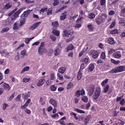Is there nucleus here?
Returning <instances> with one entry per match:
<instances>
[{"label":"nucleus","mask_w":125,"mask_h":125,"mask_svg":"<svg viewBox=\"0 0 125 125\" xmlns=\"http://www.w3.org/2000/svg\"><path fill=\"white\" fill-rule=\"evenodd\" d=\"M125 69V67L123 66L116 67L115 68H114L110 71V73H115L122 72L124 71Z\"/></svg>","instance_id":"f257e3e1"},{"label":"nucleus","mask_w":125,"mask_h":125,"mask_svg":"<svg viewBox=\"0 0 125 125\" xmlns=\"http://www.w3.org/2000/svg\"><path fill=\"white\" fill-rule=\"evenodd\" d=\"M89 55H92V57L94 58H97L99 54L97 52L93 49L90 51L89 52Z\"/></svg>","instance_id":"f03ea898"},{"label":"nucleus","mask_w":125,"mask_h":125,"mask_svg":"<svg viewBox=\"0 0 125 125\" xmlns=\"http://www.w3.org/2000/svg\"><path fill=\"white\" fill-rule=\"evenodd\" d=\"M22 10V9L21 8L15 12V13L12 15L11 18V20H14L19 14L21 12Z\"/></svg>","instance_id":"7ed1b4c3"},{"label":"nucleus","mask_w":125,"mask_h":125,"mask_svg":"<svg viewBox=\"0 0 125 125\" xmlns=\"http://www.w3.org/2000/svg\"><path fill=\"white\" fill-rule=\"evenodd\" d=\"M83 18L82 17L80 18L76 21L77 23L75 25V27L76 28H79L82 26V22L81 21L82 18Z\"/></svg>","instance_id":"20e7f679"},{"label":"nucleus","mask_w":125,"mask_h":125,"mask_svg":"<svg viewBox=\"0 0 125 125\" xmlns=\"http://www.w3.org/2000/svg\"><path fill=\"white\" fill-rule=\"evenodd\" d=\"M49 103L54 107H57V102L56 100L54 99L53 98L51 99L49 101Z\"/></svg>","instance_id":"39448f33"},{"label":"nucleus","mask_w":125,"mask_h":125,"mask_svg":"<svg viewBox=\"0 0 125 125\" xmlns=\"http://www.w3.org/2000/svg\"><path fill=\"white\" fill-rule=\"evenodd\" d=\"M105 19L102 18L101 16H97L96 18V21L97 24L98 25L100 24L101 22H104Z\"/></svg>","instance_id":"423d86ee"},{"label":"nucleus","mask_w":125,"mask_h":125,"mask_svg":"<svg viewBox=\"0 0 125 125\" xmlns=\"http://www.w3.org/2000/svg\"><path fill=\"white\" fill-rule=\"evenodd\" d=\"M94 87L93 85H92L89 87L88 90V95L90 96H91L93 94V92L94 91Z\"/></svg>","instance_id":"0eeeda50"},{"label":"nucleus","mask_w":125,"mask_h":125,"mask_svg":"<svg viewBox=\"0 0 125 125\" xmlns=\"http://www.w3.org/2000/svg\"><path fill=\"white\" fill-rule=\"evenodd\" d=\"M32 11V10H29L24 11L21 16V18H23L24 17L26 18L28 16L29 14Z\"/></svg>","instance_id":"6e6552de"},{"label":"nucleus","mask_w":125,"mask_h":125,"mask_svg":"<svg viewBox=\"0 0 125 125\" xmlns=\"http://www.w3.org/2000/svg\"><path fill=\"white\" fill-rule=\"evenodd\" d=\"M113 56L115 58L117 59L120 58L121 56L120 52H116L114 53Z\"/></svg>","instance_id":"1a4fd4ad"},{"label":"nucleus","mask_w":125,"mask_h":125,"mask_svg":"<svg viewBox=\"0 0 125 125\" xmlns=\"http://www.w3.org/2000/svg\"><path fill=\"white\" fill-rule=\"evenodd\" d=\"M40 23L41 22H40L34 23L33 25L31 26L30 29L31 30L35 29Z\"/></svg>","instance_id":"9d476101"},{"label":"nucleus","mask_w":125,"mask_h":125,"mask_svg":"<svg viewBox=\"0 0 125 125\" xmlns=\"http://www.w3.org/2000/svg\"><path fill=\"white\" fill-rule=\"evenodd\" d=\"M63 33V35L64 36H68L69 35H72L73 34V32H70V30L64 31Z\"/></svg>","instance_id":"9b49d317"},{"label":"nucleus","mask_w":125,"mask_h":125,"mask_svg":"<svg viewBox=\"0 0 125 125\" xmlns=\"http://www.w3.org/2000/svg\"><path fill=\"white\" fill-rule=\"evenodd\" d=\"M45 82V80L44 79H42L40 80L38 83L37 84V85L39 86H42Z\"/></svg>","instance_id":"f8f14e48"},{"label":"nucleus","mask_w":125,"mask_h":125,"mask_svg":"<svg viewBox=\"0 0 125 125\" xmlns=\"http://www.w3.org/2000/svg\"><path fill=\"white\" fill-rule=\"evenodd\" d=\"M108 42L110 44H114L115 43L114 39L112 37L108 39Z\"/></svg>","instance_id":"ddd939ff"},{"label":"nucleus","mask_w":125,"mask_h":125,"mask_svg":"<svg viewBox=\"0 0 125 125\" xmlns=\"http://www.w3.org/2000/svg\"><path fill=\"white\" fill-rule=\"evenodd\" d=\"M3 88L8 91H9L10 89V87L9 85L5 83L3 84Z\"/></svg>","instance_id":"4468645a"},{"label":"nucleus","mask_w":125,"mask_h":125,"mask_svg":"<svg viewBox=\"0 0 125 125\" xmlns=\"http://www.w3.org/2000/svg\"><path fill=\"white\" fill-rule=\"evenodd\" d=\"M94 66L93 64H90L89 66L88 71L90 72L94 70Z\"/></svg>","instance_id":"2eb2a0df"},{"label":"nucleus","mask_w":125,"mask_h":125,"mask_svg":"<svg viewBox=\"0 0 125 125\" xmlns=\"http://www.w3.org/2000/svg\"><path fill=\"white\" fill-rule=\"evenodd\" d=\"M74 48V46L72 44H71L69 45L67 48V52L69 50H72Z\"/></svg>","instance_id":"dca6fc26"},{"label":"nucleus","mask_w":125,"mask_h":125,"mask_svg":"<svg viewBox=\"0 0 125 125\" xmlns=\"http://www.w3.org/2000/svg\"><path fill=\"white\" fill-rule=\"evenodd\" d=\"M65 70V68L64 67H61L58 70V72L60 73L63 74Z\"/></svg>","instance_id":"f3484780"},{"label":"nucleus","mask_w":125,"mask_h":125,"mask_svg":"<svg viewBox=\"0 0 125 125\" xmlns=\"http://www.w3.org/2000/svg\"><path fill=\"white\" fill-rule=\"evenodd\" d=\"M60 50L58 48H57L54 51V55L57 56L59 55L60 53Z\"/></svg>","instance_id":"a211bd4d"},{"label":"nucleus","mask_w":125,"mask_h":125,"mask_svg":"<svg viewBox=\"0 0 125 125\" xmlns=\"http://www.w3.org/2000/svg\"><path fill=\"white\" fill-rule=\"evenodd\" d=\"M109 86L108 85L106 84L104 88L103 92L104 93L107 92L108 90Z\"/></svg>","instance_id":"6ab92c4d"},{"label":"nucleus","mask_w":125,"mask_h":125,"mask_svg":"<svg viewBox=\"0 0 125 125\" xmlns=\"http://www.w3.org/2000/svg\"><path fill=\"white\" fill-rule=\"evenodd\" d=\"M58 23L57 21H54L52 23V26L54 28H56L58 26Z\"/></svg>","instance_id":"aec40b11"},{"label":"nucleus","mask_w":125,"mask_h":125,"mask_svg":"<svg viewBox=\"0 0 125 125\" xmlns=\"http://www.w3.org/2000/svg\"><path fill=\"white\" fill-rule=\"evenodd\" d=\"M66 12H64V13H62L60 16L61 20H64L66 18Z\"/></svg>","instance_id":"412c9836"},{"label":"nucleus","mask_w":125,"mask_h":125,"mask_svg":"<svg viewBox=\"0 0 125 125\" xmlns=\"http://www.w3.org/2000/svg\"><path fill=\"white\" fill-rule=\"evenodd\" d=\"M74 86L73 84L72 83H70L67 84V89H70L73 88Z\"/></svg>","instance_id":"4be33fe9"},{"label":"nucleus","mask_w":125,"mask_h":125,"mask_svg":"<svg viewBox=\"0 0 125 125\" xmlns=\"http://www.w3.org/2000/svg\"><path fill=\"white\" fill-rule=\"evenodd\" d=\"M22 18V19H21L20 21V25H19V27H20L21 26L23 25L25 23V18L24 17H23V18Z\"/></svg>","instance_id":"5701e85b"},{"label":"nucleus","mask_w":125,"mask_h":125,"mask_svg":"<svg viewBox=\"0 0 125 125\" xmlns=\"http://www.w3.org/2000/svg\"><path fill=\"white\" fill-rule=\"evenodd\" d=\"M108 79H106L104 80L101 83L102 86L103 87L108 82Z\"/></svg>","instance_id":"b1692460"},{"label":"nucleus","mask_w":125,"mask_h":125,"mask_svg":"<svg viewBox=\"0 0 125 125\" xmlns=\"http://www.w3.org/2000/svg\"><path fill=\"white\" fill-rule=\"evenodd\" d=\"M111 61L113 63L115 64H119L120 63V61H119L117 60L116 61H115L114 59H111Z\"/></svg>","instance_id":"393cba45"},{"label":"nucleus","mask_w":125,"mask_h":125,"mask_svg":"<svg viewBox=\"0 0 125 125\" xmlns=\"http://www.w3.org/2000/svg\"><path fill=\"white\" fill-rule=\"evenodd\" d=\"M52 33L53 34L57 36H58L59 34V32L58 31L55 29L53 30Z\"/></svg>","instance_id":"a878e982"},{"label":"nucleus","mask_w":125,"mask_h":125,"mask_svg":"<svg viewBox=\"0 0 125 125\" xmlns=\"http://www.w3.org/2000/svg\"><path fill=\"white\" fill-rule=\"evenodd\" d=\"M74 110L75 111H77L78 113L80 114H84L85 112L83 110L77 108H75Z\"/></svg>","instance_id":"bb28decb"},{"label":"nucleus","mask_w":125,"mask_h":125,"mask_svg":"<svg viewBox=\"0 0 125 125\" xmlns=\"http://www.w3.org/2000/svg\"><path fill=\"white\" fill-rule=\"evenodd\" d=\"M110 33L111 34H118L119 33V32L117 29H115L114 30L111 31Z\"/></svg>","instance_id":"cd10ccee"},{"label":"nucleus","mask_w":125,"mask_h":125,"mask_svg":"<svg viewBox=\"0 0 125 125\" xmlns=\"http://www.w3.org/2000/svg\"><path fill=\"white\" fill-rule=\"evenodd\" d=\"M82 75L81 73V71L79 70L77 76V80H80L82 78Z\"/></svg>","instance_id":"c85d7f7f"},{"label":"nucleus","mask_w":125,"mask_h":125,"mask_svg":"<svg viewBox=\"0 0 125 125\" xmlns=\"http://www.w3.org/2000/svg\"><path fill=\"white\" fill-rule=\"evenodd\" d=\"M95 15L93 13H89L88 15V18L91 19H93L95 18Z\"/></svg>","instance_id":"c756f323"},{"label":"nucleus","mask_w":125,"mask_h":125,"mask_svg":"<svg viewBox=\"0 0 125 125\" xmlns=\"http://www.w3.org/2000/svg\"><path fill=\"white\" fill-rule=\"evenodd\" d=\"M21 54L22 56V57H24L25 56L27 55L26 54V51L25 50L22 51L21 52Z\"/></svg>","instance_id":"7c9ffc66"},{"label":"nucleus","mask_w":125,"mask_h":125,"mask_svg":"<svg viewBox=\"0 0 125 125\" xmlns=\"http://www.w3.org/2000/svg\"><path fill=\"white\" fill-rule=\"evenodd\" d=\"M34 38V37H33L31 38H25V43H26L28 44L29 43V42L30 41L33 39Z\"/></svg>","instance_id":"2f4dec72"},{"label":"nucleus","mask_w":125,"mask_h":125,"mask_svg":"<svg viewBox=\"0 0 125 125\" xmlns=\"http://www.w3.org/2000/svg\"><path fill=\"white\" fill-rule=\"evenodd\" d=\"M100 94H97L95 92L94 94V95L93 96V98L94 99H96L98 98L100 95Z\"/></svg>","instance_id":"473e14b6"},{"label":"nucleus","mask_w":125,"mask_h":125,"mask_svg":"<svg viewBox=\"0 0 125 125\" xmlns=\"http://www.w3.org/2000/svg\"><path fill=\"white\" fill-rule=\"evenodd\" d=\"M55 77V74L53 73H51L50 75V79L52 80H54Z\"/></svg>","instance_id":"72a5a7b5"},{"label":"nucleus","mask_w":125,"mask_h":125,"mask_svg":"<svg viewBox=\"0 0 125 125\" xmlns=\"http://www.w3.org/2000/svg\"><path fill=\"white\" fill-rule=\"evenodd\" d=\"M82 100L85 102H86L88 101V98L86 96H84L82 97Z\"/></svg>","instance_id":"f704fd0d"},{"label":"nucleus","mask_w":125,"mask_h":125,"mask_svg":"<svg viewBox=\"0 0 125 125\" xmlns=\"http://www.w3.org/2000/svg\"><path fill=\"white\" fill-rule=\"evenodd\" d=\"M29 69V67L28 66H27L25 67L21 71V73H22L28 70Z\"/></svg>","instance_id":"c9c22d12"},{"label":"nucleus","mask_w":125,"mask_h":125,"mask_svg":"<svg viewBox=\"0 0 125 125\" xmlns=\"http://www.w3.org/2000/svg\"><path fill=\"white\" fill-rule=\"evenodd\" d=\"M9 28L8 27H6L3 28L1 31V32L3 33L5 32H7L9 30Z\"/></svg>","instance_id":"e433bc0d"},{"label":"nucleus","mask_w":125,"mask_h":125,"mask_svg":"<svg viewBox=\"0 0 125 125\" xmlns=\"http://www.w3.org/2000/svg\"><path fill=\"white\" fill-rule=\"evenodd\" d=\"M87 27L90 31L93 30L94 29L93 26L92 24H90L87 26Z\"/></svg>","instance_id":"4c0bfd02"},{"label":"nucleus","mask_w":125,"mask_h":125,"mask_svg":"<svg viewBox=\"0 0 125 125\" xmlns=\"http://www.w3.org/2000/svg\"><path fill=\"white\" fill-rule=\"evenodd\" d=\"M56 89V87L54 85H52L51 86L50 90L52 91H55Z\"/></svg>","instance_id":"58836bf2"},{"label":"nucleus","mask_w":125,"mask_h":125,"mask_svg":"<svg viewBox=\"0 0 125 125\" xmlns=\"http://www.w3.org/2000/svg\"><path fill=\"white\" fill-rule=\"evenodd\" d=\"M57 76L58 78V79L60 80H62L63 79V76L62 75L60 74V73H57Z\"/></svg>","instance_id":"ea45409f"},{"label":"nucleus","mask_w":125,"mask_h":125,"mask_svg":"<svg viewBox=\"0 0 125 125\" xmlns=\"http://www.w3.org/2000/svg\"><path fill=\"white\" fill-rule=\"evenodd\" d=\"M53 6H55L59 4V1L58 0H53Z\"/></svg>","instance_id":"a19ab883"},{"label":"nucleus","mask_w":125,"mask_h":125,"mask_svg":"<svg viewBox=\"0 0 125 125\" xmlns=\"http://www.w3.org/2000/svg\"><path fill=\"white\" fill-rule=\"evenodd\" d=\"M19 27L18 26V23L17 22H15L14 25V27L13 28V29L14 30H15L17 29Z\"/></svg>","instance_id":"79ce46f5"},{"label":"nucleus","mask_w":125,"mask_h":125,"mask_svg":"<svg viewBox=\"0 0 125 125\" xmlns=\"http://www.w3.org/2000/svg\"><path fill=\"white\" fill-rule=\"evenodd\" d=\"M11 6V4H7L5 6L4 8L6 9H7L10 8Z\"/></svg>","instance_id":"37998d69"},{"label":"nucleus","mask_w":125,"mask_h":125,"mask_svg":"<svg viewBox=\"0 0 125 125\" xmlns=\"http://www.w3.org/2000/svg\"><path fill=\"white\" fill-rule=\"evenodd\" d=\"M8 106V105L7 104L4 103L3 105L2 109L3 110H4L6 109L7 107Z\"/></svg>","instance_id":"c03bdc74"},{"label":"nucleus","mask_w":125,"mask_h":125,"mask_svg":"<svg viewBox=\"0 0 125 125\" xmlns=\"http://www.w3.org/2000/svg\"><path fill=\"white\" fill-rule=\"evenodd\" d=\"M101 57L103 59H104L105 58V52H103L102 53L101 55Z\"/></svg>","instance_id":"a18cd8bd"},{"label":"nucleus","mask_w":125,"mask_h":125,"mask_svg":"<svg viewBox=\"0 0 125 125\" xmlns=\"http://www.w3.org/2000/svg\"><path fill=\"white\" fill-rule=\"evenodd\" d=\"M115 23L116 22L115 21H113L112 23L110 25V28H112L114 27L115 26Z\"/></svg>","instance_id":"49530a36"},{"label":"nucleus","mask_w":125,"mask_h":125,"mask_svg":"<svg viewBox=\"0 0 125 125\" xmlns=\"http://www.w3.org/2000/svg\"><path fill=\"white\" fill-rule=\"evenodd\" d=\"M80 92L81 95L82 96L84 95L85 94V92L84 89H82L81 90H79Z\"/></svg>","instance_id":"de8ad7c7"},{"label":"nucleus","mask_w":125,"mask_h":125,"mask_svg":"<svg viewBox=\"0 0 125 125\" xmlns=\"http://www.w3.org/2000/svg\"><path fill=\"white\" fill-rule=\"evenodd\" d=\"M101 92V89L99 87H97L95 92L100 94Z\"/></svg>","instance_id":"09e8293b"},{"label":"nucleus","mask_w":125,"mask_h":125,"mask_svg":"<svg viewBox=\"0 0 125 125\" xmlns=\"http://www.w3.org/2000/svg\"><path fill=\"white\" fill-rule=\"evenodd\" d=\"M80 91L79 90H78L75 93V95L78 97H79L81 95L80 92Z\"/></svg>","instance_id":"8fccbe9b"},{"label":"nucleus","mask_w":125,"mask_h":125,"mask_svg":"<svg viewBox=\"0 0 125 125\" xmlns=\"http://www.w3.org/2000/svg\"><path fill=\"white\" fill-rule=\"evenodd\" d=\"M106 0H100L101 4V5L103 6L105 4Z\"/></svg>","instance_id":"3c124183"},{"label":"nucleus","mask_w":125,"mask_h":125,"mask_svg":"<svg viewBox=\"0 0 125 125\" xmlns=\"http://www.w3.org/2000/svg\"><path fill=\"white\" fill-rule=\"evenodd\" d=\"M47 8H43L41 9L40 11V13L43 12L45 11L46 10Z\"/></svg>","instance_id":"603ef678"},{"label":"nucleus","mask_w":125,"mask_h":125,"mask_svg":"<svg viewBox=\"0 0 125 125\" xmlns=\"http://www.w3.org/2000/svg\"><path fill=\"white\" fill-rule=\"evenodd\" d=\"M115 13V11L113 10H111L109 12L108 14L109 15H114Z\"/></svg>","instance_id":"864d4df0"},{"label":"nucleus","mask_w":125,"mask_h":125,"mask_svg":"<svg viewBox=\"0 0 125 125\" xmlns=\"http://www.w3.org/2000/svg\"><path fill=\"white\" fill-rule=\"evenodd\" d=\"M30 78L28 79L26 78H23L22 81L23 82L26 83L28 82L29 81Z\"/></svg>","instance_id":"5fc2aeb1"},{"label":"nucleus","mask_w":125,"mask_h":125,"mask_svg":"<svg viewBox=\"0 0 125 125\" xmlns=\"http://www.w3.org/2000/svg\"><path fill=\"white\" fill-rule=\"evenodd\" d=\"M85 67V65L84 63L82 64L80 66V71H81V70L83 69Z\"/></svg>","instance_id":"6e6d98bb"},{"label":"nucleus","mask_w":125,"mask_h":125,"mask_svg":"<svg viewBox=\"0 0 125 125\" xmlns=\"http://www.w3.org/2000/svg\"><path fill=\"white\" fill-rule=\"evenodd\" d=\"M29 95L28 94H24L23 95V97L25 99H27L28 97H29Z\"/></svg>","instance_id":"4d7b16f0"},{"label":"nucleus","mask_w":125,"mask_h":125,"mask_svg":"<svg viewBox=\"0 0 125 125\" xmlns=\"http://www.w3.org/2000/svg\"><path fill=\"white\" fill-rule=\"evenodd\" d=\"M125 12V9L124 8V9H122L121 10V12L120 13V15L121 16H124V13Z\"/></svg>","instance_id":"13d9d810"},{"label":"nucleus","mask_w":125,"mask_h":125,"mask_svg":"<svg viewBox=\"0 0 125 125\" xmlns=\"http://www.w3.org/2000/svg\"><path fill=\"white\" fill-rule=\"evenodd\" d=\"M89 60L88 58H85L83 59V61L85 63H87L88 62Z\"/></svg>","instance_id":"bf43d9fd"},{"label":"nucleus","mask_w":125,"mask_h":125,"mask_svg":"<svg viewBox=\"0 0 125 125\" xmlns=\"http://www.w3.org/2000/svg\"><path fill=\"white\" fill-rule=\"evenodd\" d=\"M17 10V8H15L13 11L9 14V16L11 15L15 11H16Z\"/></svg>","instance_id":"052dcab7"},{"label":"nucleus","mask_w":125,"mask_h":125,"mask_svg":"<svg viewBox=\"0 0 125 125\" xmlns=\"http://www.w3.org/2000/svg\"><path fill=\"white\" fill-rule=\"evenodd\" d=\"M25 111L27 114H29L31 113V111L29 110L28 109H24Z\"/></svg>","instance_id":"680f3d73"},{"label":"nucleus","mask_w":125,"mask_h":125,"mask_svg":"<svg viewBox=\"0 0 125 125\" xmlns=\"http://www.w3.org/2000/svg\"><path fill=\"white\" fill-rule=\"evenodd\" d=\"M14 94H12L9 97V101H10L14 97Z\"/></svg>","instance_id":"e2e57ef3"},{"label":"nucleus","mask_w":125,"mask_h":125,"mask_svg":"<svg viewBox=\"0 0 125 125\" xmlns=\"http://www.w3.org/2000/svg\"><path fill=\"white\" fill-rule=\"evenodd\" d=\"M125 103V101L124 99H122V100H121L120 103L121 105H123Z\"/></svg>","instance_id":"0e129e2a"},{"label":"nucleus","mask_w":125,"mask_h":125,"mask_svg":"<svg viewBox=\"0 0 125 125\" xmlns=\"http://www.w3.org/2000/svg\"><path fill=\"white\" fill-rule=\"evenodd\" d=\"M90 103L88 102L86 105V108L87 109H88L90 106Z\"/></svg>","instance_id":"69168bd1"},{"label":"nucleus","mask_w":125,"mask_h":125,"mask_svg":"<svg viewBox=\"0 0 125 125\" xmlns=\"http://www.w3.org/2000/svg\"><path fill=\"white\" fill-rule=\"evenodd\" d=\"M125 21L122 19V18H120L119 21V23H124Z\"/></svg>","instance_id":"338daca9"},{"label":"nucleus","mask_w":125,"mask_h":125,"mask_svg":"<svg viewBox=\"0 0 125 125\" xmlns=\"http://www.w3.org/2000/svg\"><path fill=\"white\" fill-rule=\"evenodd\" d=\"M123 97L122 96H121L120 97H118V98H117L116 99V101L117 102H119V101H120V100H121L122 99V98Z\"/></svg>","instance_id":"774afa93"}]
</instances>
